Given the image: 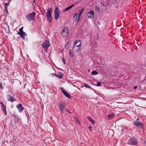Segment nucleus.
Masks as SVG:
<instances>
[{
  "mask_svg": "<svg viewBox=\"0 0 146 146\" xmlns=\"http://www.w3.org/2000/svg\"><path fill=\"white\" fill-rule=\"evenodd\" d=\"M81 44V41L80 40H76L74 43L73 49L75 52H77L79 51Z\"/></svg>",
  "mask_w": 146,
  "mask_h": 146,
  "instance_id": "nucleus-1",
  "label": "nucleus"
},
{
  "mask_svg": "<svg viewBox=\"0 0 146 146\" xmlns=\"http://www.w3.org/2000/svg\"><path fill=\"white\" fill-rule=\"evenodd\" d=\"M52 11L51 8L50 7L48 8L47 11L46 13V16L47 19L48 21L50 22H51L52 17L51 13H52Z\"/></svg>",
  "mask_w": 146,
  "mask_h": 146,
  "instance_id": "nucleus-2",
  "label": "nucleus"
},
{
  "mask_svg": "<svg viewBox=\"0 0 146 146\" xmlns=\"http://www.w3.org/2000/svg\"><path fill=\"white\" fill-rule=\"evenodd\" d=\"M36 14V13L35 12H32L28 15H27L26 16V17L27 20L29 21L33 20L34 19Z\"/></svg>",
  "mask_w": 146,
  "mask_h": 146,
  "instance_id": "nucleus-3",
  "label": "nucleus"
},
{
  "mask_svg": "<svg viewBox=\"0 0 146 146\" xmlns=\"http://www.w3.org/2000/svg\"><path fill=\"white\" fill-rule=\"evenodd\" d=\"M54 19L56 21L60 16V10L57 7H56L55 10L54 11Z\"/></svg>",
  "mask_w": 146,
  "mask_h": 146,
  "instance_id": "nucleus-4",
  "label": "nucleus"
},
{
  "mask_svg": "<svg viewBox=\"0 0 146 146\" xmlns=\"http://www.w3.org/2000/svg\"><path fill=\"white\" fill-rule=\"evenodd\" d=\"M137 140L134 138H132L129 140L128 143L129 144L137 145Z\"/></svg>",
  "mask_w": 146,
  "mask_h": 146,
  "instance_id": "nucleus-5",
  "label": "nucleus"
},
{
  "mask_svg": "<svg viewBox=\"0 0 146 146\" xmlns=\"http://www.w3.org/2000/svg\"><path fill=\"white\" fill-rule=\"evenodd\" d=\"M68 27H66L64 29L63 31L61 33V35L63 37H66L68 35Z\"/></svg>",
  "mask_w": 146,
  "mask_h": 146,
  "instance_id": "nucleus-6",
  "label": "nucleus"
},
{
  "mask_svg": "<svg viewBox=\"0 0 146 146\" xmlns=\"http://www.w3.org/2000/svg\"><path fill=\"white\" fill-rule=\"evenodd\" d=\"M42 46L44 48H48L50 46L49 41L48 40H45L44 42L43 43Z\"/></svg>",
  "mask_w": 146,
  "mask_h": 146,
  "instance_id": "nucleus-7",
  "label": "nucleus"
},
{
  "mask_svg": "<svg viewBox=\"0 0 146 146\" xmlns=\"http://www.w3.org/2000/svg\"><path fill=\"white\" fill-rule=\"evenodd\" d=\"M12 116L14 118V121L16 124H17V123L18 122H20L21 121V118L19 117L18 115L16 114H13Z\"/></svg>",
  "mask_w": 146,
  "mask_h": 146,
  "instance_id": "nucleus-8",
  "label": "nucleus"
},
{
  "mask_svg": "<svg viewBox=\"0 0 146 146\" xmlns=\"http://www.w3.org/2000/svg\"><path fill=\"white\" fill-rule=\"evenodd\" d=\"M133 124L136 126H140L141 127H143L142 123L141 122L139 121V119H137L136 121H134Z\"/></svg>",
  "mask_w": 146,
  "mask_h": 146,
  "instance_id": "nucleus-9",
  "label": "nucleus"
},
{
  "mask_svg": "<svg viewBox=\"0 0 146 146\" xmlns=\"http://www.w3.org/2000/svg\"><path fill=\"white\" fill-rule=\"evenodd\" d=\"M87 16L88 18H93L94 17V12L92 10L89 11L87 14Z\"/></svg>",
  "mask_w": 146,
  "mask_h": 146,
  "instance_id": "nucleus-10",
  "label": "nucleus"
},
{
  "mask_svg": "<svg viewBox=\"0 0 146 146\" xmlns=\"http://www.w3.org/2000/svg\"><path fill=\"white\" fill-rule=\"evenodd\" d=\"M17 108L20 112H21L24 109V108L21 104H19L17 106Z\"/></svg>",
  "mask_w": 146,
  "mask_h": 146,
  "instance_id": "nucleus-11",
  "label": "nucleus"
},
{
  "mask_svg": "<svg viewBox=\"0 0 146 146\" xmlns=\"http://www.w3.org/2000/svg\"><path fill=\"white\" fill-rule=\"evenodd\" d=\"M7 97L8 98V101H10L12 102H13L14 101H15V100L13 99V98L10 95H8Z\"/></svg>",
  "mask_w": 146,
  "mask_h": 146,
  "instance_id": "nucleus-12",
  "label": "nucleus"
},
{
  "mask_svg": "<svg viewBox=\"0 0 146 146\" xmlns=\"http://www.w3.org/2000/svg\"><path fill=\"white\" fill-rule=\"evenodd\" d=\"M54 75L55 76L58 78L59 79H62L63 76V74L61 73H59L58 75L54 74Z\"/></svg>",
  "mask_w": 146,
  "mask_h": 146,
  "instance_id": "nucleus-13",
  "label": "nucleus"
},
{
  "mask_svg": "<svg viewBox=\"0 0 146 146\" xmlns=\"http://www.w3.org/2000/svg\"><path fill=\"white\" fill-rule=\"evenodd\" d=\"M69 99L71 98V97L67 92H62Z\"/></svg>",
  "mask_w": 146,
  "mask_h": 146,
  "instance_id": "nucleus-14",
  "label": "nucleus"
},
{
  "mask_svg": "<svg viewBox=\"0 0 146 146\" xmlns=\"http://www.w3.org/2000/svg\"><path fill=\"white\" fill-rule=\"evenodd\" d=\"M74 6V4L70 6L67 7L66 9H65L64 10H63L64 12H65L71 9Z\"/></svg>",
  "mask_w": 146,
  "mask_h": 146,
  "instance_id": "nucleus-15",
  "label": "nucleus"
},
{
  "mask_svg": "<svg viewBox=\"0 0 146 146\" xmlns=\"http://www.w3.org/2000/svg\"><path fill=\"white\" fill-rule=\"evenodd\" d=\"M1 108L2 110H3V112L5 115H6L7 114V112L6 110V108L4 105L1 106Z\"/></svg>",
  "mask_w": 146,
  "mask_h": 146,
  "instance_id": "nucleus-16",
  "label": "nucleus"
},
{
  "mask_svg": "<svg viewBox=\"0 0 146 146\" xmlns=\"http://www.w3.org/2000/svg\"><path fill=\"white\" fill-rule=\"evenodd\" d=\"M87 118L88 119V120L90 121V122H91L92 124H95V122L94 120L92 119L90 117H87Z\"/></svg>",
  "mask_w": 146,
  "mask_h": 146,
  "instance_id": "nucleus-17",
  "label": "nucleus"
},
{
  "mask_svg": "<svg viewBox=\"0 0 146 146\" xmlns=\"http://www.w3.org/2000/svg\"><path fill=\"white\" fill-rule=\"evenodd\" d=\"M18 34L20 35L21 36V37L23 38H24L25 37L24 36H25L26 35V33L23 32H21L20 33H18Z\"/></svg>",
  "mask_w": 146,
  "mask_h": 146,
  "instance_id": "nucleus-18",
  "label": "nucleus"
},
{
  "mask_svg": "<svg viewBox=\"0 0 146 146\" xmlns=\"http://www.w3.org/2000/svg\"><path fill=\"white\" fill-rule=\"evenodd\" d=\"M74 16H76V20H77V22H78V21L80 20V15H78V14L76 13L74 15Z\"/></svg>",
  "mask_w": 146,
  "mask_h": 146,
  "instance_id": "nucleus-19",
  "label": "nucleus"
},
{
  "mask_svg": "<svg viewBox=\"0 0 146 146\" xmlns=\"http://www.w3.org/2000/svg\"><path fill=\"white\" fill-rule=\"evenodd\" d=\"M91 73L93 75H97L98 74V72L96 71H93Z\"/></svg>",
  "mask_w": 146,
  "mask_h": 146,
  "instance_id": "nucleus-20",
  "label": "nucleus"
},
{
  "mask_svg": "<svg viewBox=\"0 0 146 146\" xmlns=\"http://www.w3.org/2000/svg\"><path fill=\"white\" fill-rule=\"evenodd\" d=\"M114 116V114H111L109 115H108V117L109 119L112 118Z\"/></svg>",
  "mask_w": 146,
  "mask_h": 146,
  "instance_id": "nucleus-21",
  "label": "nucleus"
},
{
  "mask_svg": "<svg viewBox=\"0 0 146 146\" xmlns=\"http://www.w3.org/2000/svg\"><path fill=\"white\" fill-rule=\"evenodd\" d=\"M60 109L61 110V112H63V110L64 109V106L62 105V104H61L60 105Z\"/></svg>",
  "mask_w": 146,
  "mask_h": 146,
  "instance_id": "nucleus-22",
  "label": "nucleus"
},
{
  "mask_svg": "<svg viewBox=\"0 0 146 146\" xmlns=\"http://www.w3.org/2000/svg\"><path fill=\"white\" fill-rule=\"evenodd\" d=\"M95 10H96V11H97L98 12H100V9L98 6H96L95 7Z\"/></svg>",
  "mask_w": 146,
  "mask_h": 146,
  "instance_id": "nucleus-23",
  "label": "nucleus"
},
{
  "mask_svg": "<svg viewBox=\"0 0 146 146\" xmlns=\"http://www.w3.org/2000/svg\"><path fill=\"white\" fill-rule=\"evenodd\" d=\"M69 53L70 55L72 57H73L74 56V54L73 52L71 50H70Z\"/></svg>",
  "mask_w": 146,
  "mask_h": 146,
  "instance_id": "nucleus-24",
  "label": "nucleus"
},
{
  "mask_svg": "<svg viewBox=\"0 0 146 146\" xmlns=\"http://www.w3.org/2000/svg\"><path fill=\"white\" fill-rule=\"evenodd\" d=\"M84 10V9L83 8L82 9L80 10L79 11V14H78V15H80V16L81 15V14L82 13Z\"/></svg>",
  "mask_w": 146,
  "mask_h": 146,
  "instance_id": "nucleus-25",
  "label": "nucleus"
},
{
  "mask_svg": "<svg viewBox=\"0 0 146 146\" xmlns=\"http://www.w3.org/2000/svg\"><path fill=\"white\" fill-rule=\"evenodd\" d=\"M84 86L86 88H90V86L87 84H84Z\"/></svg>",
  "mask_w": 146,
  "mask_h": 146,
  "instance_id": "nucleus-26",
  "label": "nucleus"
},
{
  "mask_svg": "<svg viewBox=\"0 0 146 146\" xmlns=\"http://www.w3.org/2000/svg\"><path fill=\"white\" fill-rule=\"evenodd\" d=\"M101 82H99L98 83H97V86H100L101 85Z\"/></svg>",
  "mask_w": 146,
  "mask_h": 146,
  "instance_id": "nucleus-27",
  "label": "nucleus"
},
{
  "mask_svg": "<svg viewBox=\"0 0 146 146\" xmlns=\"http://www.w3.org/2000/svg\"><path fill=\"white\" fill-rule=\"evenodd\" d=\"M23 27H22L19 29V31L20 32V33H21V32H23Z\"/></svg>",
  "mask_w": 146,
  "mask_h": 146,
  "instance_id": "nucleus-28",
  "label": "nucleus"
},
{
  "mask_svg": "<svg viewBox=\"0 0 146 146\" xmlns=\"http://www.w3.org/2000/svg\"><path fill=\"white\" fill-rule=\"evenodd\" d=\"M62 62H63V63H64V64H66V62H65V59L64 58H62Z\"/></svg>",
  "mask_w": 146,
  "mask_h": 146,
  "instance_id": "nucleus-29",
  "label": "nucleus"
},
{
  "mask_svg": "<svg viewBox=\"0 0 146 146\" xmlns=\"http://www.w3.org/2000/svg\"><path fill=\"white\" fill-rule=\"evenodd\" d=\"M5 7H8V5H9V3H5Z\"/></svg>",
  "mask_w": 146,
  "mask_h": 146,
  "instance_id": "nucleus-30",
  "label": "nucleus"
},
{
  "mask_svg": "<svg viewBox=\"0 0 146 146\" xmlns=\"http://www.w3.org/2000/svg\"><path fill=\"white\" fill-rule=\"evenodd\" d=\"M75 120L76 121H77L79 123H80V121H79V119L77 118H76V119H75Z\"/></svg>",
  "mask_w": 146,
  "mask_h": 146,
  "instance_id": "nucleus-31",
  "label": "nucleus"
},
{
  "mask_svg": "<svg viewBox=\"0 0 146 146\" xmlns=\"http://www.w3.org/2000/svg\"><path fill=\"white\" fill-rule=\"evenodd\" d=\"M44 48V51L46 52L47 51V50H48V48Z\"/></svg>",
  "mask_w": 146,
  "mask_h": 146,
  "instance_id": "nucleus-32",
  "label": "nucleus"
},
{
  "mask_svg": "<svg viewBox=\"0 0 146 146\" xmlns=\"http://www.w3.org/2000/svg\"><path fill=\"white\" fill-rule=\"evenodd\" d=\"M88 128H89L90 131H91V129H92V127L91 126H89L88 127Z\"/></svg>",
  "mask_w": 146,
  "mask_h": 146,
  "instance_id": "nucleus-33",
  "label": "nucleus"
},
{
  "mask_svg": "<svg viewBox=\"0 0 146 146\" xmlns=\"http://www.w3.org/2000/svg\"><path fill=\"white\" fill-rule=\"evenodd\" d=\"M36 0H33V5H36V3H35V1Z\"/></svg>",
  "mask_w": 146,
  "mask_h": 146,
  "instance_id": "nucleus-34",
  "label": "nucleus"
},
{
  "mask_svg": "<svg viewBox=\"0 0 146 146\" xmlns=\"http://www.w3.org/2000/svg\"><path fill=\"white\" fill-rule=\"evenodd\" d=\"M62 91H65L63 88H61Z\"/></svg>",
  "mask_w": 146,
  "mask_h": 146,
  "instance_id": "nucleus-35",
  "label": "nucleus"
},
{
  "mask_svg": "<svg viewBox=\"0 0 146 146\" xmlns=\"http://www.w3.org/2000/svg\"><path fill=\"white\" fill-rule=\"evenodd\" d=\"M143 146H146V141H145L143 143Z\"/></svg>",
  "mask_w": 146,
  "mask_h": 146,
  "instance_id": "nucleus-36",
  "label": "nucleus"
},
{
  "mask_svg": "<svg viewBox=\"0 0 146 146\" xmlns=\"http://www.w3.org/2000/svg\"><path fill=\"white\" fill-rule=\"evenodd\" d=\"M66 111H67L68 113H71V112H70V111H69V110H68L66 109Z\"/></svg>",
  "mask_w": 146,
  "mask_h": 146,
  "instance_id": "nucleus-37",
  "label": "nucleus"
},
{
  "mask_svg": "<svg viewBox=\"0 0 146 146\" xmlns=\"http://www.w3.org/2000/svg\"><path fill=\"white\" fill-rule=\"evenodd\" d=\"M0 104L2 105V106L4 105L3 103L2 102H0Z\"/></svg>",
  "mask_w": 146,
  "mask_h": 146,
  "instance_id": "nucleus-38",
  "label": "nucleus"
},
{
  "mask_svg": "<svg viewBox=\"0 0 146 146\" xmlns=\"http://www.w3.org/2000/svg\"><path fill=\"white\" fill-rule=\"evenodd\" d=\"M137 88V86H135L133 88H134V89H136V88Z\"/></svg>",
  "mask_w": 146,
  "mask_h": 146,
  "instance_id": "nucleus-39",
  "label": "nucleus"
},
{
  "mask_svg": "<svg viewBox=\"0 0 146 146\" xmlns=\"http://www.w3.org/2000/svg\"><path fill=\"white\" fill-rule=\"evenodd\" d=\"M5 11L6 12H8V10H7V7H5Z\"/></svg>",
  "mask_w": 146,
  "mask_h": 146,
  "instance_id": "nucleus-40",
  "label": "nucleus"
},
{
  "mask_svg": "<svg viewBox=\"0 0 146 146\" xmlns=\"http://www.w3.org/2000/svg\"><path fill=\"white\" fill-rule=\"evenodd\" d=\"M75 22H76V23H78V22H77V20H75Z\"/></svg>",
  "mask_w": 146,
  "mask_h": 146,
  "instance_id": "nucleus-41",
  "label": "nucleus"
},
{
  "mask_svg": "<svg viewBox=\"0 0 146 146\" xmlns=\"http://www.w3.org/2000/svg\"><path fill=\"white\" fill-rule=\"evenodd\" d=\"M103 6H104V4L103 3Z\"/></svg>",
  "mask_w": 146,
  "mask_h": 146,
  "instance_id": "nucleus-42",
  "label": "nucleus"
},
{
  "mask_svg": "<svg viewBox=\"0 0 146 146\" xmlns=\"http://www.w3.org/2000/svg\"><path fill=\"white\" fill-rule=\"evenodd\" d=\"M75 16H74V15L73 16V17H74H74H75Z\"/></svg>",
  "mask_w": 146,
  "mask_h": 146,
  "instance_id": "nucleus-43",
  "label": "nucleus"
}]
</instances>
